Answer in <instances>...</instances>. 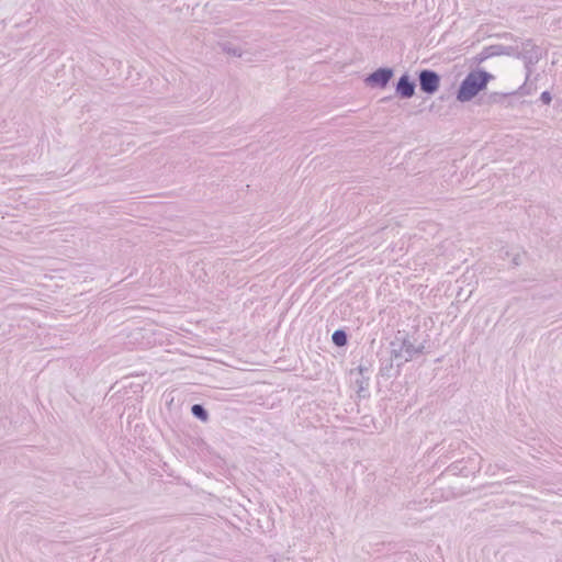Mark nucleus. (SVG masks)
I'll return each mask as SVG.
<instances>
[{
	"instance_id": "f257e3e1",
	"label": "nucleus",
	"mask_w": 562,
	"mask_h": 562,
	"mask_svg": "<svg viewBox=\"0 0 562 562\" xmlns=\"http://www.w3.org/2000/svg\"><path fill=\"white\" fill-rule=\"evenodd\" d=\"M490 78L491 76L485 71L470 72L462 81L457 99L461 102L470 101L486 87Z\"/></svg>"
},
{
	"instance_id": "f03ea898",
	"label": "nucleus",
	"mask_w": 562,
	"mask_h": 562,
	"mask_svg": "<svg viewBox=\"0 0 562 562\" xmlns=\"http://www.w3.org/2000/svg\"><path fill=\"white\" fill-rule=\"evenodd\" d=\"M393 77V70L391 68H379L374 72L370 74L364 82L371 88H385Z\"/></svg>"
},
{
	"instance_id": "7ed1b4c3",
	"label": "nucleus",
	"mask_w": 562,
	"mask_h": 562,
	"mask_svg": "<svg viewBox=\"0 0 562 562\" xmlns=\"http://www.w3.org/2000/svg\"><path fill=\"white\" fill-rule=\"evenodd\" d=\"M439 83L440 78L435 71L426 69L419 72V86L424 92L428 94L435 93L439 88Z\"/></svg>"
},
{
	"instance_id": "20e7f679",
	"label": "nucleus",
	"mask_w": 562,
	"mask_h": 562,
	"mask_svg": "<svg viewBox=\"0 0 562 562\" xmlns=\"http://www.w3.org/2000/svg\"><path fill=\"white\" fill-rule=\"evenodd\" d=\"M424 346L418 345L415 346L408 338L403 341L401 349L397 351L394 349V353L396 358L402 359L403 361L407 362L412 360L415 356L420 353L423 351Z\"/></svg>"
},
{
	"instance_id": "39448f33",
	"label": "nucleus",
	"mask_w": 562,
	"mask_h": 562,
	"mask_svg": "<svg viewBox=\"0 0 562 562\" xmlns=\"http://www.w3.org/2000/svg\"><path fill=\"white\" fill-rule=\"evenodd\" d=\"M396 93L402 98L409 99L415 93V83L407 75H403L396 85Z\"/></svg>"
},
{
	"instance_id": "423d86ee",
	"label": "nucleus",
	"mask_w": 562,
	"mask_h": 562,
	"mask_svg": "<svg viewBox=\"0 0 562 562\" xmlns=\"http://www.w3.org/2000/svg\"><path fill=\"white\" fill-rule=\"evenodd\" d=\"M191 412L196 418L201 420H206L207 418V413L202 405L194 404L191 408Z\"/></svg>"
},
{
	"instance_id": "0eeeda50",
	"label": "nucleus",
	"mask_w": 562,
	"mask_h": 562,
	"mask_svg": "<svg viewBox=\"0 0 562 562\" xmlns=\"http://www.w3.org/2000/svg\"><path fill=\"white\" fill-rule=\"evenodd\" d=\"M333 341L336 346H339V347L346 345V342H347L346 334L342 330H336L333 334Z\"/></svg>"
},
{
	"instance_id": "6e6552de",
	"label": "nucleus",
	"mask_w": 562,
	"mask_h": 562,
	"mask_svg": "<svg viewBox=\"0 0 562 562\" xmlns=\"http://www.w3.org/2000/svg\"><path fill=\"white\" fill-rule=\"evenodd\" d=\"M540 99L543 103L549 104L551 102V94L548 91L541 93Z\"/></svg>"
},
{
	"instance_id": "1a4fd4ad",
	"label": "nucleus",
	"mask_w": 562,
	"mask_h": 562,
	"mask_svg": "<svg viewBox=\"0 0 562 562\" xmlns=\"http://www.w3.org/2000/svg\"><path fill=\"white\" fill-rule=\"evenodd\" d=\"M520 262V255L519 254H516L513 258V263L514 265H519Z\"/></svg>"
},
{
	"instance_id": "9d476101",
	"label": "nucleus",
	"mask_w": 562,
	"mask_h": 562,
	"mask_svg": "<svg viewBox=\"0 0 562 562\" xmlns=\"http://www.w3.org/2000/svg\"><path fill=\"white\" fill-rule=\"evenodd\" d=\"M232 53H233L235 56H241V52H240V50H238V49H234Z\"/></svg>"
}]
</instances>
